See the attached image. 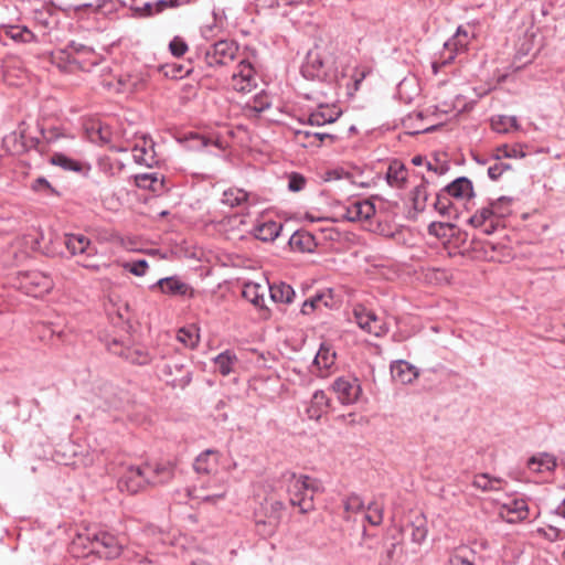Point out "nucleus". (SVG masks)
I'll return each mask as SVG.
<instances>
[{
	"label": "nucleus",
	"mask_w": 565,
	"mask_h": 565,
	"mask_svg": "<svg viewBox=\"0 0 565 565\" xmlns=\"http://www.w3.org/2000/svg\"><path fill=\"white\" fill-rule=\"evenodd\" d=\"M306 184V179L298 174V173H292L290 177H289V181H288V189L291 191V192H299L303 189Z\"/></svg>",
	"instance_id": "nucleus-54"
},
{
	"label": "nucleus",
	"mask_w": 565,
	"mask_h": 565,
	"mask_svg": "<svg viewBox=\"0 0 565 565\" xmlns=\"http://www.w3.org/2000/svg\"><path fill=\"white\" fill-rule=\"evenodd\" d=\"M364 519L372 525H380L383 521V509L376 502H370Z\"/></svg>",
	"instance_id": "nucleus-45"
},
{
	"label": "nucleus",
	"mask_w": 565,
	"mask_h": 565,
	"mask_svg": "<svg viewBox=\"0 0 565 565\" xmlns=\"http://www.w3.org/2000/svg\"><path fill=\"white\" fill-rule=\"evenodd\" d=\"M427 182L425 179L422 180L420 184L416 185L412 192V200L414 209L418 212H423L426 207L428 200Z\"/></svg>",
	"instance_id": "nucleus-35"
},
{
	"label": "nucleus",
	"mask_w": 565,
	"mask_h": 565,
	"mask_svg": "<svg viewBox=\"0 0 565 565\" xmlns=\"http://www.w3.org/2000/svg\"><path fill=\"white\" fill-rule=\"evenodd\" d=\"M136 11L139 12L141 15H152L156 12L154 3L146 2L141 8H136Z\"/></svg>",
	"instance_id": "nucleus-61"
},
{
	"label": "nucleus",
	"mask_w": 565,
	"mask_h": 565,
	"mask_svg": "<svg viewBox=\"0 0 565 565\" xmlns=\"http://www.w3.org/2000/svg\"><path fill=\"white\" fill-rule=\"evenodd\" d=\"M329 300H331V296L329 294H317L302 303L301 312L303 315H310L312 311L320 309L322 306L328 308L331 306Z\"/></svg>",
	"instance_id": "nucleus-32"
},
{
	"label": "nucleus",
	"mask_w": 565,
	"mask_h": 565,
	"mask_svg": "<svg viewBox=\"0 0 565 565\" xmlns=\"http://www.w3.org/2000/svg\"><path fill=\"white\" fill-rule=\"evenodd\" d=\"M7 34L15 42L29 43L34 39V33L25 25H11Z\"/></svg>",
	"instance_id": "nucleus-39"
},
{
	"label": "nucleus",
	"mask_w": 565,
	"mask_h": 565,
	"mask_svg": "<svg viewBox=\"0 0 565 565\" xmlns=\"http://www.w3.org/2000/svg\"><path fill=\"white\" fill-rule=\"evenodd\" d=\"M312 137L320 141H323L324 139H330V140L334 141L337 138L334 135L326 134V132H315V134H312Z\"/></svg>",
	"instance_id": "nucleus-64"
},
{
	"label": "nucleus",
	"mask_w": 565,
	"mask_h": 565,
	"mask_svg": "<svg viewBox=\"0 0 565 565\" xmlns=\"http://www.w3.org/2000/svg\"><path fill=\"white\" fill-rule=\"evenodd\" d=\"M503 479L500 477H491L489 473L476 475L472 480V487L482 492H493L502 490Z\"/></svg>",
	"instance_id": "nucleus-18"
},
{
	"label": "nucleus",
	"mask_w": 565,
	"mask_h": 565,
	"mask_svg": "<svg viewBox=\"0 0 565 565\" xmlns=\"http://www.w3.org/2000/svg\"><path fill=\"white\" fill-rule=\"evenodd\" d=\"M503 510L508 513L515 514V519L508 520L509 522L522 521L527 518L529 507L523 499H513L509 503L503 504Z\"/></svg>",
	"instance_id": "nucleus-27"
},
{
	"label": "nucleus",
	"mask_w": 565,
	"mask_h": 565,
	"mask_svg": "<svg viewBox=\"0 0 565 565\" xmlns=\"http://www.w3.org/2000/svg\"><path fill=\"white\" fill-rule=\"evenodd\" d=\"M343 507L347 512H359L364 509V502L359 494L351 493L343 500Z\"/></svg>",
	"instance_id": "nucleus-47"
},
{
	"label": "nucleus",
	"mask_w": 565,
	"mask_h": 565,
	"mask_svg": "<svg viewBox=\"0 0 565 565\" xmlns=\"http://www.w3.org/2000/svg\"><path fill=\"white\" fill-rule=\"evenodd\" d=\"M177 338L186 348L194 349L200 341L199 328L195 324L183 327L179 329Z\"/></svg>",
	"instance_id": "nucleus-28"
},
{
	"label": "nucleus",
	"mask_w": 565,
	"mask_h": 565,
	"mask_svg": "<svg viewBox=\"0 0 565 565\" xmlns=\"http://www.w3.org/2000/svg\"><path fill=\"white\" fill-rule=\"evenodd\" d=\"M505 202L510 203L511 199L507 196H501L497 201L492 202L490 207H482L480 212L477 213L480 216L479 218H481V221L486 223V221L489 220L494 214V211L499 210V205Z\"/></svg>",
	"instance_id": "nucleus-48"
},
{
	"label": "nucleus",
	"mask_w": 565,
	"mask_h": 565,
	"mask_svg": "<svg viewBox=\"0 0 565 565\" xmlns=\"http://www.w3.org/2000/svg\"><path fill=\"white\" fill-rule=\"evenodd\" d=\"M289 245L291 248L300 252H310L313 245V237L306 232H295L289 238Z\"/></svg>",
	"instance_id": "nucleus-30"
},
{
	"label": "nucleus",
	"mask_w": 565,
	"mask_h": 565,
	"mask_svg": "<svg viewBox=\"0 0 565 565\" xmlns=\"http://www.w3.org/2000/svg\"><path fill=\"white\" fill-rule=\"evenodd\" d=\"M50 163L58 166L66 171L82 172L84 166L82 162L66 157L63 153H55L49 159Z\"/></svg>",
	"instance_id": "nucleus-29"
},
{
	"label": "nucleus",
	"mask_w": 565,
	"mask_h": 565,
	"mask_svg": "<svg viewBox=\"0 0 565 565\" xmlns=\"http://www.w3.org/2000/svg\"><path fill=\"white\" fill-rule=\"evenodd\" d=\"M124 539L99 525H87L73 537L70 551L74 557L96 555L107 561L118 558L124 551Z\"/></svg>",
	"instance_id": "nucleus-1"
},
{
	"label": "nucleus",
	"mask_w": 565,
	"mask_h": 565,
	"mask_svg": "<svg viewBox=\"0 0 565 565\" xmlns=\"http://www.w3.org/2000/svg\"><path fill=\"white\" fill-rule=\"evenodd\" d=\"M267 290L274 302L291 303L295 297V290L286 282L267 284Z\"/></svg>",
	"instance_id": "nucleus-17"
},
{
	"label": "nucleus",
	"mask_w": 565,
	"mask_h": 565,
	"mask_svg": "<svg viewBox=\"0 0 565 565\" xmlns=\"http://www.w3.org/2000/svg\"><path fill=\"white\" fill-rule=\"evenodd\" d=\"M267 291V285L247 281L243 285L242 296L249 301L254 307L264 310L265 306V294Z\"/></svg>",
	"instance_id": "nucleus-12"
},
{
	"label": "nucleus",
	"mask_w": 565,
	"mask_h": 565,
	"mask_svg": "<svg viewBox=\"0 0 565 565\" xmlns=\"http://www.w3.org/2000/svg\"><path fill=\"white\" fill-rule=\"evenodd\" d=\"M388 331L387 326L374 313V321H371L370 334L382 337Z\"/></svg>",
	"instance_id": "nucleus-52"
},
{
	"label": "nucleus",
	"mask_w": 565,
	"mask_h": 565,
	"mask_svg": "<svg viewBox=\"0 0 565 565\" xmlns=\"http://www.w3.org/2000/svg\"><path fill=\"white\" fill-rule=\"evenodd\" d=\"M332 403V397L328 396L326 391H315L307 407L309 418L319 419L323 413L333 407Z\"/></svg>",
	"instance_id": "nucleus-13"
},
{
	"label": "nucleus",
	"mask_w": 565,
	"mask_h": 565,
	"mask_svg": "<svg viewBox=\"0 0 565 565\" xmlns=\"http://www.w3.org/2000/svg\"><path fill=\"white\" fill-rule=\"evenodd\" d=\"M169 47L174 56H182L188 51V44L178 36L170 42Z\"/></svg>",
	"instance_id": "nucleus-53"
},
{
	"label": "nucleus",
	"mask_w": 565,
	"mask_h": 565,
	"mask_svg": "<svg viewBox=\"0 0 565 565\" xmlns=\"http://www.w3.org/2000/svg\"><path fill=\"white\" fill-rule=\"evenodd\" d=\"M231 86L239 93H248L256 87L255 72L252 64L242 60L237 65V71L233 73Z\"/></svg>",
	"instance_id": "nucleus-7"
},
{
	"label": "nucleus",
	"mask_w": 565,
	"mask_h": 565,
	"mask_svg": "<svg viewBox=\"0 0 565 565\" xmlns=\"http://www.w3.org/2000/svg\"><path fill=\"white\" fill-rule=\"evenodd\" d=\"M391 374L394 382L401 385L412 384L419 375L418 370L404 360L391 364Z\"/></svg>",
	"instance_id": "nucleus-11"
},
{
	"label": "nucleus",
	"mask_w": 565,
	"mask_h": 565,
	"mask_svg": "<svg viewBox=\"0 0 565 565\" xmlns=\"http://www.w3.org/2000/svg\"><path fill=\"white\" fill-rule=\"evenodd\" d=\"M41 189H44V190H47L50 191L52 194L54 195H57V192L51 186V184L49 183V181L45 179V178H40L38 177V192L41 190Z\"/></svg>",
	"instance_id": "nucleus-62"
},
{
	"label": "nucleus",
	"mask_w": 565,
	"mask_h": 565,
	"mask_svg": "<svg viewBox=\"0 0 565 565\" xmlns=\"http://www.w3.org/2000/svg\"><path fill=\"white\" fill-rule=\"evenodd\" d=\"M65 49L72 51L73 55L76 58H77V55H87L93 52V49H90L82 43H75V42H72Z\"/></svg>",
	"instance_id": "nucleus-59"
},
{
	"label": "nucleus",
	"mask_w": 565,
	"mask_h": 565,
	"mask_svg": "<svg viewBox=\"0 0 565 565\" xmlns=\"http://www.w3.org/2000/svg\"><path fill=\"white\" fill-rule=\"evenodd\" d=\"M175 371L179 373V376H175L171 380H168V384L173 387H184L190 384L191 381V372L185 369L183 365H174Z\"/></svg>",
	"instance_id": "nucleus-42"
},
{
	"label": "nucleus",
	"mask_w": 565,
	"mask_h": 565,
	"mask_svg": "<svg viewBox=\"0 0 565 565\" xmlns=\"http://www.w3.org/2000/svg\"><path fill=\"white\" fill-rule=\"evenodd\" d=\"M271 106L269 97L265 93L257 94L253 99L252 108L256 113H263Z\"/></svg>",
	"instance_id": "nucleus-51"
},
{
	"label": "nucleus",
	"mask_w": 565,
	"mask_h": 565,
	"mask_svg": "<svg viewBox=\"0 0 565 565\" xmlns=\"http://www.w3.org/2000/svg\"><path fill=\"white\" fill-rule=\"evenodd\" d=\"M238 46L234 41L220 40L204 51V62L210 67L227 65L236 58Z\"/></svg>",
	"instance_id": "nucleus-5"
},
{
	"label": "nucleus",
	"mask_w": 565,
	"mask_h": 565,
	"mask_svg": "<svg viewBox=\"0 0 565 565\" xmlns=\"http://www.w3.org/2000/svg\"><path fill=\"white\" fill-rule=\"evenodd\" d=\"M444 190L457 200L470 199L475 196L472 182L467 177H459L447 184Z\"/></svg>",
	"instance_id": "nucleus-14"
},
{
	"label": "nucleus",
	"mask_w": 565,
	"mask_h": 565,
	"mask_svg": "<svg viewBox=\"0 0 565 565\" xmlns=\"http://www.w3.org/2000/svg\"><path fill=\"white\" fill-rule=\"evenodd\" d=\"M358 222L367 221L375 214V206L370 200L355 201Z\"/></svg>",
	"instance_id": "nucleus-41"
},
{
	"label": "nucleus",
	"mask_w": 565,
	"mask_h": 565,
	"mask_svg": "<svg viewBox=\"0 0 565 565\" xmlns=\"http://www.w3.org/2000/svg\"><path fill=\"white\" fill-rule=\"evenodd\" d=\"M512 167L509 163L497 160V162L488 168V175L491 180L497 181L505 171Z\"/></svg>",
	"instance_id": "nucleus-49"
},
{
	"label": "nucleus",
	"mask_w": 565,
	"mask_h": 565,
	"mask_svg": "<svg viewBox=\"0 0 565 565\" xmlns=\"http://www.w3.org/2000/svg\"><path fill=\"white\" fill-rule=\"evenodd\" d=\"M135 183L138 188L158 192L163 188V180L157 173H140L135 175Z\"/></svg>",
	"instance_id": "nucleus-24"
},
{
	"label": "nucleus",
	"mask_w": 565,
	"mask_h": 565,
	"mask_svg": "<svg viewBox=\"0 0 565 565\" xmlns=\"http://www.w3.org/2000/svg\"><path fill=\"white\" fill-rule=\"evenodd\" d=\"M341 217L348 222H358L355 201L349 205L342 206Z\"/></svg>",
	"instance_id": "nucleus-57"
},
{
	"label": "nucleus",
	"mask_w": 565,
	"mask_h": 565,
	"mask_svg": "<svg viewBox=\"0 0 565 565\" xmlns=\"http://www.w3.org/2000/svg\"><path fill=\"white\" fill-rule=\"evenodd\" d=\"M216 456V451L213 449H206L202 451L193 463V468L198 473H210L216 465V459L212 460V457Z\"/></svg>",
	"instance_id": "nucleus-21"
},
{
	"label": "nucleus",
	"mask_w": 565,
	"mask_h": 565,
	"mask_svg": "<svg viewBox=\"0 0 565 565\" xmlns=\"http://www.w3.org/2000/svg\"><path fill=\"white\" fill-rule=\"evenodd\" d=\"M323 60L317 53L309 52L306 58V63L301 67L303 77L308 79L321 78L324 75L323 72Z\"/></svg>",
	"instance_id": "nucleus-16"
},
{
	"label": "nucleus",
	"mask_w": 565,
	"mask_h": 565,
	"mask_svg": "<svg viewBox=\"0 0 565 565\" xmlns=\"http://www.w3.org/2000/svg\"><path fill=\"white\" fill-rule=\"evenodd\" d=\"M213 362L215 370L225 376L233 371V366L237 364L238 360L235 353H233L230 350H226L216 355Z\"/></svg>",
	"instance_id": "nucleus-19"
},
{
	"label": "nucleus",
	"mask_w": 565,
	"mask_h": 565,
	"mask_svg": "<svg viewBox=\"0 0 565 565\" xmlns=\"http://www.w3.org/2000/svg\"><path fill=\"white\" fill-rule=\"evenodd\" d=\"M527 466L537 471H542L543 469L551 471L556 467V459L553 455L544 452L539 457H531L527 461Z\"/></svg>",
	"instance_id": "nucleus-31"
},
{
	"label": "nucleus",
	"mask_w": 565,
	"mask_h": 565,
	"mask_svg": "<svg viewBox=\"0 0 565 565\" xmlns=\"http://www.w3.org/2000/svg\"><path fill=\"white\" fill-rule=\"evenodd\" d=\"M134 151H135L134 158L137 163H145L147 167L152 166L153 157L151 156L150 160L145 158V156L148 154V149L146 147L140 148V147L136 146Z\"/></svg>",
	"instance_id": "nucleus-55"
},
{
	"label": "nucleus",
	"mask_w": 565,
	"mask_h": 565,
	"mask_svg": "<svg viewBox=\"0 0 565 565\" xmlns=\"http://www.w3.org/2000/svg\"><path fill=\"white\" fill-rule=\"evenodd\" d=\"M189 141L192 142V145H190V148L196 150L203 149L211 143V140L209 138L198 134H191Z\"/></svg>",
	"instance_id": "nucleus-56"
},
{
	"label": "nucleus",
	"mask_w": 565,
	"mask_h": 565,
	"mask_svg": "<svg viewBox=\"0 0 565 565\" xmlns=\"http://www.w3.org/2000/svg\"><path fill=\"white\" fill-rule=\"evenodd\" d=\"M38 60L41 64H53L56 65L61 71H71L72 66H79V61L76 58L72 51L66 49H60L56 51H43L38 54Z\"/></svg>",
	"instance_id": "nucleus-8"
},
{
	"label": "nucleus",
	"mask_w": 565,
	"mask_h": 565,
	"mask_svg": "<svg viewBox=\"0 0 565 565\" xmlns=\"http://www.w3.org/2000/svg\"><path fill=\"white\" fill-rule=\"evenodd\" d=\"M406 529L411 531V540L416 544H422L427 537V521L424 516H417Z\"/></svg>",
	"instance_id": "nucleus-25"
},
{
	"label": "nucleus",
	"mask_w": 565,
	"mask_h": 565,
	"mask_svg": "<svg viewBox=\"0 0 565 565\" xmlns=\"http://www.w3.org/2000/svg\"><path fill=\"white\" fill-rule=\"evenodd\" d=\"M353 315L358 326L369 333L371 321H374V312L363 306H358L354 308Z\"/></svg>",
	"instance_id": "nucleus-37"
},
{
	"label": "nucleus",
	"mask_w": 565,
	"mask_h": 565,
	"mask_svg": "<svg viewBox=\"0 0 565 565\" xmlns=\"http://www.w3.org/2000/svg\"><path fill=\"white\" fill-rule=\"evenodd\" d=\"M191 68L184 67L183 65H175L174 76L183 77L184 75L190 74Z\"/></svg>",
	"instance_id": "nucleus-63"
},
{
	"label": "nucleus",
	"mask_w": 565,
	"mask_h": 565,
	"mask_svg": "<svg viewBox=\"0 0 565 565\" xmlns=\"http://www.w3.org/2000/svg\"><path fill=\"white\" fill-rule=\"evenodd\" d=\"M124 268L135 276H143L148 269V262L146 259H138L136 262L125 263Z\"/></svg>",
	"instance_id": "nucleus-50"
},
{
	"label": "nucleus",
	"mask_w": 565,
	"mask_h": 565,
	"mask_svg": "<svg viewBox=\"0 0 565 565\" xmlns=\"http://www.w3.org/2000/svg\"><path fill=\"white\" fill-rule=\"evenodd\" d=\"M468 31L462 26H458L456 34L445 43V47L449 50L461 51L468 45Z\"/></svg>",
	"instance_id": "nucleus-40"
},
{
	"label": "nucleus",
	"mask_w": 565,
	"mask_h": 565,
	"mask_svg": "<svg viewBox=\"0 0 565 565\" xmlns=\"http://www.w3.org/2000/svg\"><path fill=\"white\" fill-rule=\"evenodd\" d=\"M39 287H42L43 291L49 292L53 288V281L47 275L42 273L38 275V288Z\"/></svg>",
	"instance_id": "nucleus-60"
},
{
	"label": "nucleus",
	"mask_w": 565,
	"mask_h": 565,
	"mask_svg": "<svg viewBox=\"0 0 565 565\" xmlns=\"http://www.w3.org/2000/svg\"><path fill=\"white\" fill-rule=\"evenodd\" d=\"M340 116L339 111L330 108L320 107L318 110L311 113L308 117V124L311 126H323L326 124L334 122Z\"/></svg>",
	"instance_id": "nucleus-22"
},
{
	"label": "nucleus",
	"mask_w": 565,
	"mask_h": 565,
	"mask_svg": "<svg viewBox=\"0 0 565 565\" xmlns=\"http://www.w3.org/2000/svg\"><path fill=\"white\" fill-rule=\"evenodd\" d=\"M284 478L287 482L290 504L298 507L302 514L315 510L313 497L316 493L323 491L322 482L310 476L295 472H287Z\"/></svg>",
	"instance_id": "nucleus-3"
},
{
	"label": "nucleus",
	"mask_w": 565,
	"mask_h": 565,
	"mask_svg": "<svg viewBox=\"0 0 565 565\" xmlns=\"http://www.w3.org/2000/svg\"><path fill=\"white\" fill-rule=\"evenodd\" d=\"M175 466L171 462L143 463L141 466L130 465L124 469L118 479V489L129 494H136L147 486H162L174 477Z\"/></svg>",
	"instance_id": "nucleus-2"
},
{
	"label": "nucleus",
	"mask_w": 565,
	"mask_h": 565,
	"mask_svg": "<svg viewBox=\"0 0 565 565\" xmlns=\"http://www.w3.org/2000/svg\"><path fill=\"white\" fill-rule=\"evenodd\" d=\"M38 146L41 142L50 145L56 141L60 137H62L60 129L52 125H38Z\"/></svg>",
	"instance_id": "nucleus-36"
},
{
	"label": "nucleus",
	"mask_w": 565,
	"mask_h": 565,
	"mask_svg": "<svg viewBox=\"0 0 565 565\" xmlns=\"http://www.w3.org/2000/svg\"><path fill=\"white\" fill-rule=\"evenodd\" d=\"M247 199V193L242 189H228L223 192L222 203L231 207L241 205Z\"/></svg>",
	"instance_id": "nucleus-38"
},
{
	"label": "nucleus",
	"mask_w": 565,
	"mask_h": 565,
	"mask_svg": "<svg viewBox=\"0 0 565 565\" xmlns=\"http://www.w3.org/2000/svg\"><path fill=\"white\" fill-rule=\"evenodd\" d=\"M539 533H541L546 540L551 542H555L562 537L561 530L553 525H548L545 530L539 529Z\"/></svg>",
	"instance_id": "nucleus-58"
},
{
	"label": "nucleus",
	"mask_w": 565,
	"mask_h": 565,
	"mask_svg": "<svg viewBox=\"0 0 565 565\" xmlns=\"http://www.w3.org/2000/svg\"><path fill=\"white\" fill-rule=\"evenodd\" d=\"M491 127L499 134H507L511 129L519 130L520 125L515 116L498 115L491 118Z\"/></svg>",
	"instance_id": "nucleus-23"
},
{
	"label": "nucleus",
	"mask_w": 565,
	"mask_h": 565,
	"mask_svg": "<svg viewBox=\"0 0 565 565\" xmlns=\"http://www.w3.org/2000/svg\"><path fill=\"white\" fill-rule=\"evenodd\" d=\"M451 199L444 188L436 194L434 207L441 216H451L454 210Z\"/></svg>",
	"instance_id": "nucleus-33"
},
{
	"label": "nucleus",
	"mask_w": 565,
	"mask_h": 565,
	"mask_svg": "<svg viewBox=\"0 0 565 565\" xmlns=\"http://www.w3.org/2000/svg\"><path fill=\"white\" fill-rule=\"evenodd\" d=\"M285 504L279 500H273L265 507V519L256 520V527L260 535L270 536L273 535L284 514Z\"/></svg>",
	"instance_id": "nucleus-6"
},
{
	"label": "nucleus",
	"mask_w": 565,
	"mask_h": 565,
	"mask_svg": "<svg viewBox=\"0 0 565 565\" xmlns=\"http://www.w3.org/2000/svg\"><path fill=\"white\" fill-rule=\"evenodd\" d=\"M406 177H407L406 168L398 162L391 163L386 171V174H385V179H386L387 183L391 186H395V188H403L404 183L406 181Z\"/></svg>",
	"instance_id": "nucleus-20"
},
{
	"label": "nucleus",
	"mask_w": 565,
	"mask_h": 565,
	"mask_svg": "<svg viewBox=\"0 0 565 565\" xmlns=\"http://www.w3.org/2000/svg\"><path fill=\"white\" fill-rule=\"evenodd\" d=\"M335 351L328 343H321L312 364V372L321 377L328 375L329 369L334 364Z\"/></svg>",
	"instance_id": "nucleus-10"
},
{
	"label": "nucleus",
	"mask_w": 565,
	"mask_h": 565,
	"mask_svg": "<svg viewBox=\"0 0 565 565\" xmlns=\"http://www.w3.org/2000/svg\"><path fill=\"white\" fill-rule=\"evenodd\" d=\"M282 230V224L275 221H267L264 223L257 224L253 228V235L255 238L262 242H273L275 241Z\"/></svg>",
	"instance_id": "nucleus-15"
},
{
	"label": "nucleus",
	"mask_w": 565,
	"mask_h": 565,
	"mask_svg": "<svg viewBox=\"0 0 565 565\" xmlns=\"http://www.w3.org/2000/svg\"><path fill=\"white\" fill-rule=\"evenodd\" d=\"M330 388H361V384L358 377L348 374L337 377Z\"/></svg>",
	"instance_id": "nucleus-46"
},
{
	"label": "nucleus",
	"mask_w": 565,
	"mask_h": 565,
	"mask_svg": "<svg viewBox=\"0 0 565 565\" xmlns=\"http://www.w3.org/2000/svg\"><path fill=\"white\" fill-rule=\"evenodd\" d=\"M63 243L71 255L85 256L84 260L78 262L81 266L94 271L100 270V265L92 260L97 254V248L87 236L83 234H64Z\"/></svg>",
	"instance_id": "nucleus-4"
},
{
	"label": "nucleus",
	"mask_w": 565,
	"mask_h": 565,
	"mask_svg": "<svg viewBox=\"0 0 565 565\" xmlns=\"http://www.w3.org/2000/svg\"><path fill=\"white\" fill-rule=\"evenodd\" d=\"M523 148L524 146L521 143H515L512 146L501 145L495 148L493 158L495 160L524 158L526 153L524 152Z\"/></svg>",
	"instance_id": "nucleus-26"
},
{
	"label": "nucleus",
	"mask_w": 565,
	"mask_h": 565,
	"mask_svg": "<svg viewBox=\"0 0 565 565\" xmlns=\"http://www.w3.org/2000/svg\"><path fill=\"white\" fill-rule=\"evenodd\" d=\"M213 23L205 24L201 28V34L205 39H211L216 33L223 29V20L225 18L224 12L222 10H213Z\"/></svg>",
	"instance_id": "nucleus-34"
},
{
	"label": "nucleus",
	"mask_w": 565,
	"mask_h": 565,
	"mask_svg": "<svg viewBox=\"0 0 565 565\" xmlns=\"http://www.w3.org/2000/svg\"><path fill=\"white\" fill-rule=\"evenodd\" d=\"M337 397L341 405H351L358 403L363 391H330Z\"/></svg>",
	"instance_id": "nucleus-44"
},
{
	"label": "nucleus",
	"mask_w": 565,
	"mask_h": 565,
	"mask_svg": "<svg viewBox=\"0 0 565 565\" xmlns=\"http://www.w3.org/2000/svg\"><path fill=\"white\" fill-rule=\"evenodd\" d=\"M475 553L460 548L449 557V565H473Z\"/></svg>",
	"instance_id": "nucleus-43"
},
{
	"label": "nucleus",
	"mask_w": 565,
	"mask_h": 565,
	"mask_svg": "<svg viewBox=\"0 0 565 565\" xmlns=\"http://www.w3.org/2000/svg\"><path fill=\"white\" fill-rule=\"evenodd\" d=\"M159 287L160 290L168 296H188L192 298L194 290L190 285L182 281L178 276H170L159 279L153 286Z\"/></svg>",
	"instance_id": "nucleus-9"
}]
</instances>
